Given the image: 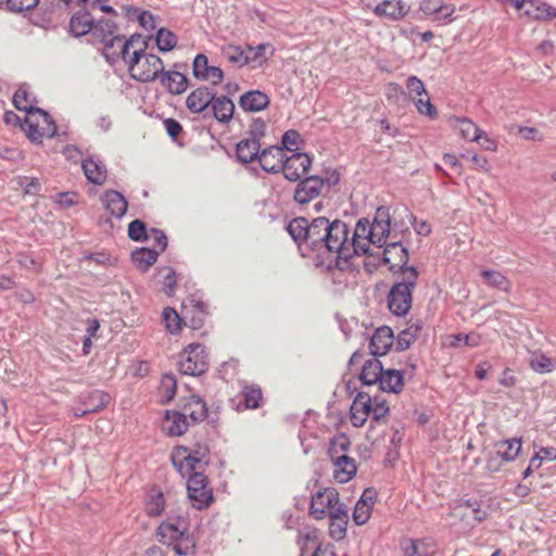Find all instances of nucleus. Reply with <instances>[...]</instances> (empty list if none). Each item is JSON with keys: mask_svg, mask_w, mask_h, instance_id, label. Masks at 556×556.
<instances>
[{"mask_svg": "<svg viewBox=\"0 0 556 556\" xmlns=\"http://www.w3.org/2000/svg\"><path fill=\"white\" fill-rule=\"evenodd\" d=\"M189 422L186 414L178 410H166L162 428L169 437H180L188 429Z\"/></svg>", "mask_w": 556, "mask_h": 556, "instance_id": "26", "label": "nucleus"}, {"mask_svg": "<svg viewBox=\"0 0 556 556\" xmlns=\"http://www.w3.org/2000/svg\"><path fill=\"white\" fill-rule=\"evenodd\" d=\"M287 230L301 255L315 257L317 266L342 271L350 268L346 256L349 248L345 245L350 227L345 222L327 217H296L290 220Z\"/></svg>", "mask_w": 556, "mask_h": 556, "instance_id": "1", "label": "nucleus"}, {"mask_svg": "<svg viewBox=\"0 0 556 556\" xmlns=\"http://www.w3.org/2000/svg\"><path fill=\"white\" fill-rule=\"evenodd\" d=\"M162 315L166 329L170 333H177L180 330L182 320L178 313L172 307H165Z\"/></svg>", "mask_w": 556, "mask_h": 556, "instance_id": "50", "label": "nucleus"}, {"mask_svg": "<svg viewBox=\"0 0 556 556\" xmlns=\"http://www.w3.org/2000/svg\"><path fill=\"white\" fill-rule=\"evenodd\" d=\"M92 31H90V41L92 43H102L105 59L112 64L113 53L112 51L115 45H122L125 39L123 35L118 34V26L113 17H94L92 25Z\"/></svg>", "mask_w": 556, "mask_h": 556, "instance_id": "7", "label": "nucleus"}, {"mask_svg": "<svg viewBox=\"0 0 556 556\" xmlns=\"http://www.w3.org/2000/svg\"><path fill=\"white\" fill-rule=\"evenodd\" d=\"M521 438L501 440L495 443L497 455L505 462L515 460L521 452Z\"/></svg>", "mask_w": 556, "mask_h": 556, "instance_id": "37", "label": "nucleus"}, {"mask_svg": "<svg viewBox=\"0 0 556 556\" xmlns=\"http://www.w3.org/2000/svg\"><path fill=\"white\" fill-rule=\"evenodd\" d=\"M81 167L87 180L93 185L102 186L108 177L105 164L94 156L83 160Z\"/></svg>", "mask_w": 556, "mask_h": 556, "instance_id": "25", "label": "nucleus"}, {"mask_svg": "<svg viewBox=\"0 0 556 556\" xmlns=\"http://www.w3.org/2000/svg\"><path fill=\"white\" fill-rule=\"evenodd\" d=\"M180 66V64L176 63L174 65L175 70H163L159 76L161 85L167 90L168 93L174 96L184 93L189 87V79L187 76L177 70Z\"/></svg>", "mask_w": 556, "mask_h": 556, "instance_id": "19", "label": "nucleus"}, {"mask_svg": "<svg viewBox=\"0 0 556 556\" xmlns=\"http://www.w3.org/2000/svg\"><path fill=\"white\" fill-rule=\"evenodd\" d=\"M149 38L139 34L131 35L119 51L113 53L112 64L121 58L128 64L131 78L140 83L154 81L161 75L164 64L160 56L147 52Z\"/></svg>", "mask_w": 556, "mask_h": 556, "instance_id": "2", "label": "nucleus"}, {"mask_svg": "<svg viewBox=\"0 0 556 556\" xmlns=\"http://www.w3.org/2000/svg\"><path fill=\"white\" fill-rule=\"evenodd\" d=\"M157 257L159 251L155 249L137 248L131 253L132 263L141 271H147L157 261Z\"/></svg>", "mask_w": 556, "mask_h": 556, "instance_id": "38", "label": "nucleus"}, {"mask_svg": "<svg viewBox=\"0 0 556 556\" xmlns=\"http://www.w3.org/2000/svg\"><path fill=\"white\" fill-rule=\"evenodd\" d=\"M481 276L489 287L504 292L510 291V282L502 273L492 269H484L481 271Z\"/></svg>", "mask_w": 556, "mask_h": 556, "instance_id": "42", "label": "nucleus"}, {"mask_svg": "<svg viewBox=\"0 0 556 556\" xmlns=\"http://www.w3.org/2000/svg\"><path fill=\"white\" fill-rule=\"evenodd\" d=\"M215 93L216 92L207 86L198 87L187 97L186 106L191 113L200 114L210 108Z\"/></svg>", "mask_w": 556, "mask_h": 556, "instance_id": "22", "label": "nucleus"}, {"mask_svg": "<svg viewBox=\"0 0 556 556\" xmlns=\"http://www.w3.org/2000/svg\"><path fill=\"white\" fill-rule=\"evenodd\" d=\"M406 87L412 100L413 98H420L428 94L425 84L417 76H409L407 78Z\"/></svg>", "mask_w": 556, "mask_h": 556, "instance_id": "55", "label": "nucleus"}, {"mask_svg": "<svg viewBox=\"0 0 556 556\" xmlns=\"http://www.w3.org/2000/svg\"><path fill=\"white\" fill-rule=\"evenodd\" d=\"M418 542V556H433L438 552V546L434 540L426 538L417 540Z\"/></svg>", "mask_w": 556, "mask_h": 556, "instance_id": "59", "label": "nucleus"}, {"mask_svg": "<svg viewBox=\"0 0 556 556\" xmlns=\"http://www.w3.org/2000/svg\"><path fill=\"white\" fill-rule=\"evenodd\" d=\"M222 55L230 64L241 68L248 65L247 51L240 46L227 45L222 48Z\"/></svg>", "mask_w": 556, "mask_h": 556, "instance_id": "40", "label": "nucleus"}, {"mask_svg": "<svg viewBox=\"0 0 556 556\" xmlns=\"http://www.w3.org/2000/svg\"><path fill=\"white\" fill-rule=\"evenodd\" d=\"M403 372L397 369H383L379 388L383 392L399 394L403 389Z\"/></svg>", "mask_w": 556, "mask_h": 556, "instance_id": "35", "label": "nucleus"}, {"mask_svg": "<svg viewBox=\"0 0 556 556\" xmlns=\"http://www.w3.org/2000/svg\"><path fill=\"white\" fill-rule=\"evenodd\" d=\"M370 222L367 218H361L357 220L354 231L352 235H348L346 248L348 251V264L350 261L358 255H366L369 253L370 244H374V237H371Z\"/></svg>", "mask_w": 556, "mask_h": 556, "instance_id": "10", "label": "nucleus"}, {"mask_svg": "<svg viewBox=\"0 0 556 556\" xmlns=\"http://www.w3.org/2000/svg\"><path fill=\"white\" fill-rule=\"evenodd\" d=\"M296 182L293 200L301 207H304L323 193L324 182L321 176L308 175Z\"/></svg>", "mask_w": 556, "mask_h": 556, "instance_id": "14", "label": "nucleus"}, {"mask_svg": "<svg viewBox=\"0 0 556 556\" xmlns=\"http://www.w3.org/2000/svg\"><path fill=\"white\" fill-rule=\"evenodd\" d=\"M529 365L531 369L539 374H546L553 370L551 358L541 353H534L529 361Z\"/></svg>", "mask_w": 556, "mask_h": 556, "instance_id": "49", "label": "nucleus"}, {"mask_svg": "<svg viewBox=\"0 0 556 556\" xmlns=\"http://www.w3.org/2000/svg\"><path fill=\"white\" fill-rule=\"evenodd\" d=\"M270 48L269 43H260L256 47L247 46L248 64L253 63L254 65H262L267 61L265 51Z\"/></svg>", "mask_w": 556, "mask_h": 556, "instance_id": "47", "label": "nucleus"}, {"mask_svg": "<svg viewBox=\"0 0 556 556\" xmlns=\"http://www.w3.org/2000/svg\"><path fill=\"white\" fill-rule=\"evenodd\" d=\"M332 465L333 478L339 483H346L356 475L355 460L350 456L337 457V462Z\"/></svg>", "mask_w": 556, "mask_h": 556, "instance_id": "32", "label": "nucleus"}, {"mask_svg": "<svg viewBox=\"0 0 556 556\" xmlns=\"http://www.w3.org/2000/svg\"><path fill=\"white\" fill-rule=\"evenodd\" d=\"M242 399L244 406L249 409H255L261 406L263 401L262 389L256 384H244L242 387Z\"/></svg>", "mask_w": 556, "mask_h": 556, "instance_id": "43", "label": "nucleus"}, {"mask_svg": "<svg viewBox=\"0 0 556 556\" xmlns=\"http://www.w3.org/2000/svg\"><path fill=\"white\" fill-rule=\"evenodd\" d=\"M39 0H7L5 5L11 12L29 11L37 7Z\"/></svg>", "mask_w": 556, "mask_h": 556, "instance_id": "57", "label": "nucleus"}, {"mask_svg": "<svg viewBox=\"0 0 556 556\" xmlns=\"http://www.w3.org/2000/svg\"><path fill=\"white\" fill-rule=\"evenodd\" d=\"M372 508L365 504V501H357L354 511L353 520L357 526L365 525L370 518Z\"/></svg>", "mask_w": 556, "mask_h": 556, "instance_id": "54", "label": "nucleus"}, {"mask_svg": "<svg viewBox=\"0 0 556 556\" xmlns=\"http://www.w3.org/2000/svg\"><path fill=\"white\" fill-rule=\"evenodd\" d=\"M420 330L419 327H416L414 332L412 331V328H407L405 330H402L396 339L395 342V349L397 351H404L410 346V344L416 340L417 332Z\"/></svg>", "mask_w": 556, "mask_h": 556, "instance_id": "51", "label": "nucleus"}, {"mask_svg": "<svg viewBox=\"0 0 556 556\" xmlns=\"http://www.w3.org/2000/svg\"><path fill=\"white\" fill-rule=\"evenodd\" d=\"M3 122L8 126L20 127L27 135V125L25 124V119L22 121L13 111H7L4 113Z\"/></svg>", "mask_w": 556, "mask_h": 556, "instance_id": "62", "label": "nucleus"}, {"mask_svg": "<svg viewBox=\"0 0 556 556\" xmlns=\"http://www.w3.org/2000/svg\"><path fill=\"white\" fill-rule=\"evenodd\" d=\"M455 127L465 140L479 141L483 131L470 119L465 117L456 118Z\"/></svg>", "mask_w": 556, "mask_h": 556, "instance_id": "41", "label": "nucleus"}, {"mask_svg": "<svg viewBox=\"0 0 556 556\" xmlns=\"http://www.w3.org/2000/svg\"><path fill=\"white\" fill-rule=\"evenodd\" d=\"M110 394L100 390L84 392L79 395L80 404L85 406L89 413H97L102 410L110 403Z\"/></svg>", "mask_w": 556, "mask_h": 556, "instance_id": "31", "label": "nucleus"}, {"mask_svg": "<svg viewBox=\"0 0 556 556\" xmlns=\"http://www.w3.org/2000/svg\"><path fill=\"white\" fill-rule=\"evenodd\" d=\"M371 403V396L368 393L357 392L350 408V419L354 427L359 428L365 425L372 409Z\"/></svg>", "mask_w": 556, "mask_h": 556, "instance_id": "20", "label": "nucleus"}, {"mask_svg": "<svg viewBox=\"0 0 556 556\" xmlns=\"http://www.w3.org/2000/svg\"><path fill=\"white\" fill-rule=\"evenodd\" d=\"M182 414L194 424L203 421L207 416L206 403L199 395H191L184 406Z\"/></svg>", "mask_w": 556, "mask_h": 556, "instance_id": "36", "label": "nucleus"}, {"mask_svg": "<svg viewBox=\"0 0 556 556\" xmlns=\"http://www.w3.org/2000/svg\"><path fill=\"white\" fill-rule=\"evenodd\" d=\"M311 166L312 157L307 153L294 152L285 154L281 172L287 180L295 182L308 176Z\"/></svg>", "mask_w": 556, "mask_h": 556, "instance_id": "13", "label": "nucleus"}, {"mask_svg": "<svg viewBox=\"0 0 556 556\" xmlns=\"http://www.w3.org/2000/svg\"><path fill=\"white\" fill-rule=\"evenodd\" d=\"M401 549L404 556H418V542L415 539H404L401 541Z\"/></svg>", "mask_w": 556, "mask_h": 556, "instance_id": "64", "label": "nucleus"}, {"mask_svg": "<svg viewBox=\"0 0 556 556\" xmlns=\"http://www.w3.org/2000/svg\"><path fill=\"white\" fill-rule=\"evenodd\" d=\"M394 343L393 331L388 326L375 330L369 341L370 354L374 357L386 355Z\"/></svg>", "mask_w": 556, "mask_h": 556, "instance_id": "21", "label": "nucleus"}, {"mask_svg": "<svg viewBox=\"0 0 556 556\" xmlns=\"http://www.w3.org/2000/svg\"><path fill=\"white\" fill-rule=\"evenodd\" d=\"M404 213L409 218V223L414 227L415 231L419 236L427 237L431 233V226L426 220L418 222L416 216L406 207H403Z\"/></svg>", "mask_w": 556, "mask_h": 556, "instance_id": "56", "label": "nucleus"}, {"mask_svg": "<svg viewBox=\"0 0 556 556\" xmlns=\"http://www.w3.org/2000/svg\"><path fill=\"white\" fill-rule=\"evenodd\" d=\"M366 8L372 9L376 15L388 17L391 21L403 18L409 11V7L402 0L366 2Z\"/></svg>", "mask_w": 556, "mask_h": 556, "instance_id": "18", "label": "nucleus"}, {"mask_svg": "<svg viewBox=\"0 0 556 556\" xmlns=\"http://www.w3.org/2000/svg\"><path fill=\"white\" fill-rule=\"evenodd\" d=\"M265 135V123L261 118H255L250 125L249 136L247 139H253L255 141H261V139Z\"/></svg>", "mask_w": 556, "mask_h": 556, "instance_id": "60", "label": "nucleus"}, {"mask_svg": "<svg viewBox=\"0 0 556 556\" xmlns=\"http://www.w3.org/2000/svg\"><path fill=\"white\" fill-rule=\"evenodd\" d=\"M165 508V498L163 492L157 488H152L147 493L146 513L149 517H159Z\"/></svg>", "mask_w": 556, "mask_h": 556, "instance_id": "39", "label": "nucleus"}, {"mask_svg": "<svg viewBox=\"0 0 556 556\" xmlns=\"http://www.w3.org/2000/svg\"><path fill=\"white\" fill-rule=\"evenodd\" d=\"M127 232L129 239L136 242H143L149 239L147 225L140 219L130 222Z\"/></svg>", "mask_w": 556, "mask_h": 556, "instance_id": "46", "label": "nucleus"}, {"mask_svg": "<svg viewBox=\"0 0 556 556\" xmlns=\"http://www.w3.org/2000/svg\"><path fill=\"white\" fill-rule=\"evenodd\" d=\"M424 97L425 98H422V97L413 98V101L415 103L417 111L420 114L426 115L430 118H435L438 115V111H437L435 106L431 103L428 94L424 96Z\"/></svg>", "mask_w": 556, "mask_h": 556, "instance_id": "52", "label": "nucleus"}, {"mask_svg": "<svg viewBox=\"0 0 556 556\" xmlns=\"http://www.w3.org/2000/svg\"><path fill=\"white\" fill-rule=\"evenodd\" d=\"M101 202L105 210L116 218H122L127 212V200L116 190H105L101 195Z\"/></svg>", "mask_w": 556, "mask_h": 556, "instance_id": "27", "label": "nucleus"}, {"mask_svg": "<svg viewBox=\"0 0 556 556\" xmlns=\"http://www.w3.org/2000/svg\"><path fill=\"white\" fill-rule=\"evenodd\" d=\"M350 446V440L345 434H340L334 437L330 443L328 448V454L330 456L331 463L337 462V457L348 456L346 452Z\"/></svg>", "mask_w": 556, "mask_h": 556, "instance_id": "44", "label": "nucleus"}, {"mask_svg": "<svg viewBox=\"0 0 556 556\" xmlns=\"http://www.w3.org/2000/svg\"><path fill=\"white\" fill-rule=\"evenodd\" d=\"M286 152L280 147L271 146L263 149L257 159L261 167L266 173L277 174L282 169Z\"/></svg>", "mask_w": 556, "mask_h": 556, "instance_id": "24", "label": "nucleus"}, {"mask_svg": "<svg viewBox=\"0 0 556 556\" xmlns=\"http://www.w3.org/2000/svg\"><path fill=\"white\" fill-rule=\"evenodd\" d=\"M371 407H372V409L370 412L371 418L376 422H380L381 420H383L388 416L389 410H390L387 403H379L376 405H374L371 403Z\"/></svg>", "mask_w": 556, "mask_h": 556, "instance_id": "63", "label": "nucleus"}, {"mask_svg": "<svg viewBox=\"0 0 556 556\" xmlns=\"http://www.w3.org/2000/svg\"><path fill=\"white\" fill-rule=\"evenodd\" d=\"M383 250V263L389 265L393 274L405 275V271L413 266H408V249L403 245L401 239H392L387 242Z\"/></svg>", "mask_w": 556, "mask_h": 556, "instance_id": "12", "label": "nucleus"}, {"mask_svg": "<svg viewBox=\"0 0 556 556\" xmlns=\"http://www.w3.org/2000/svg\"><path fill=\"white\" fill-rule=\"evenodd\" d=\"M261 142L253 139L243 138L236 146V155L239 162L243 164L252 163L260 156Z\"/></svg>", "mask_w": 556, "mask_h": 556, "instance_id": "33", "label": "nucleus"}, {"mask_svg": "<svg viewBox=\"0 0 556 556\" xmlns=\"http://www.w3.org/2000/svg\"><path fill=\"white\" fill-rule=\"evenodd\" d=\"M160 542L167 544L178 556H194L197 541L182 518L163 521L157 528Z\"/></svg>", "mask_w": 556, "mask_h": 556, "instance_id": "4", "label": "nucleus"}, {"mask_svg": "<svg viewBox=\"0 0 556 556\" xmlns=\"http://www.w3.org/2000/svg\"><path fill=\"white\" fill-rule=\"evenodd\" d=\"M391 218L389 206L380 205L377 207L370 227L374 244L378 248H382L388 242L389 238L392 239Z\"/></svg>", "mask_w": 556, "mask_h": 556, "instance_id": "16", "label": "nucleus"}, {"mask_svg": "<svg viewBox=\"0 0 556 556\" xmlns=\"http://www.w3.org/2000/svg\"><path fill=\"white\" fill-rule=\"evenodd\" d=\"M149 238L153 239L154 249L156 250V248H157L159 253L164 252L165 249L167 248L168 240L163 230L157 229V228H151L149 230Z\"/></svg>", "mask_w": 556, "mask_h": 556, "instance_id": "58", "label": "nucleus"}, {"mask_svg": "<svg viewBox=\"0 0 556 556\" xmlns=\"http://www.w3.org/2000/svg\"><path fill=\"white\" fill-rule=\"evenodd\" d=\"M30 94L24 88H18L13 94V104L16 110L26 112L27 138L33 142H41L43 137L53 138L56 135V125L52 116L43 109L30 104Z\"/></svg>", "mask_w": 556, "mask_h": 556, "instance_id": "3", "label": "nucleus"}, {"mask_svg": "<svg viewBox=\"0 0 556 556\" xmlns=\"http://www.w3.org/2000/svg\"><path fill=\"white\" fill-rule=\"evenodd\" d=\"M155 42L160 51L168 52L175 48L177 37L173 31L160 28L156 33Z\"/></svg>", "mask_w": 556, "mask_h": 556, "instance_id": "45", "label": "nucleus"}, {"mask_svg": "<svg viewBox=\"0 0 556 556\" xmlns=\"http://www.w3.org/2000/svg\"><path fill=\"white\" fill-rule=\"evenodd\" d=\"M93 23L94 16L90 11L87 9H80L71 16L68 22V33L75 38L90 35Z\"/></svg>", "mask_w": 556, "mask_h": 556, "instance_id": "23", "label": "nucleus"}, {"mask_svg": "<svg viewBox=\"0 0 556 556\" xmlns=\"http://www.w3.org/2000/svg\"><path fill=\"white\" fill-rule=\"evenodd\" d=\"M214 118L220 124H227L231 121L235 113V103L228 96H217L210 105Z\"/></svg>", "mask_w": 556, "mask_h": 556, "instance_id": "28", "label": "nucleus"}, {"mask_svg": "<svg viewBox=\"0 0 556 556\" xmlns=\"http://www.w3.org/2000/svg\"><path fill=\"white\" fill-rule=\"evenodd\" d=\"M269 97L260 90H250L244 92L239 99V106L244 112H260L269 104Z\"/></svg>", "mask_w": 556, "mask_h": 556, "instance_id": "29", "label": "nucleus"}, {"mask_svg": "<svg viewBox=\"0 0 556 556\" xmlns=\"http://www.w3.org/2000/svg\"><path fill=\"white\" fill-rule=\"evenodd\" d=\"M192 74L199 80L208 81L213 86H217L223 81L224 72L218 66L208 64L205 54L199 53L192 62Z\"/></svg>", "mask_w": 556, "mask_h": 556, "instance_id": "17", "label": "nucleus"}, {"mask_svg": "<svg viewBox=\"0 0 556 556\" xmlns=\"http://www.w3.org/2000/svg\"><path fill=\"white\" fill-rule=\"evenodd\" d=\"M187 476V492L192 507L199 510L207 508L213 502L214 495L204 471H193Z\"/></svg>", "mask_w": 556, "mask_h": 556, "instance_id": "9", "label": "nucleus"}, {"mask_svg": "<svg viewBox=\"0 0 556 556\" xmlns=\"http://www.w3.org/2000/svg\"><path fill=\"white\" fill-rule=\"evenodd\" d=\"M208 355L200 343L189 344L180 354L178 368L182 375L201 376L208 370Z\"/></svg>", "mask_w": 556, "mask_h": 556, "instance_id": "8", "label": "nucleus"}, {"mask_svg": "<svg viewBox=\"0 0 556 556\" xmlns=\"http://www.w3.org/2000/svg\"><path fill=\"white\" fill-rule=\"evenodd\" d=\"M382 370V363L377 357L369 358L365 361L362 367L359 380L364 386H374L379 383Z\"/></svg>", "mask_w": 556, "mask_h": 556, "instance_id": "34", "label": "nucleus"}, {"mask_svg": "<svg viewBox=\"0 0 556 556\" xmlns=\"http://www.w3.org/2000/svg\"><path fill=\"white\" fill-rule=\"evenodd\" d=\"M535 20H552L556 17V8L540 3L535 7V13L532 14Z\"/></svg>", "mask_w": 556, "mask_h": 556, "instance_id": "61", "label": "nucleus"}, {"mask_svg": "<svg viewBox=\"0 0 556 556\" xmlns=\"http://www.w3.org/2000/svg\"><path fill=\"white\" fill-rule=\"evenodd\" d=\"M161 390H162L163 396H164V400L162 401L163 403H168L174 399V396L176 394V390H177V379H176L175 375H173V374L163 375V377L161 379Z\"/></svg>", "mask_w": 556, "mask_h": 556, "instance_id": "48", "label": "nucleus"}, {"mask_svg": "<svg viewBox=\"0 0 556 556\" xmlns=\"http://www.w3.org/2000/svg\"><path fill=\"white\" fill-rule=\"evenodd\" d=\"M301 140V135L298 130L295 129H289L287 130L283 136H282V139H281V143H282V149H283V152L289 151L292 153L294 152H298V144Z\"/></svg>", "mask_w": 556, "mask_h": 556, "instance_id": "53", "label": "nucleus"}, {"mask_svg": "<svg viewBox=\"0 0 556 556\" xmlns=\"http://www.w3.org/2000/svg\"><path fill=\"white\" fill-rule=\"evenodd\" d=\"M419 273L416 267L408 268L390 289L387 300L390 312L399 317L406 316L412 308L413 291L417 286Z\"/></svg>", "mask_w": 556, "mask_h": 556, "instance_id": "5", "label": "nucleus"}, {"mask_svg": "<svg viewBox=\"0 0 556 556\" xmlns=\"http://www.w3.org/2000/svg\"><path fill=\"white\" fill-rule=\"evenodd\" d=\"M329 522V535L339 541L346 535L348 525V508L346 506H340L328 516Z\"/></svg>", "mask_w": 556, "mask_h": 556, "instance_id": "30", "label": "nucleus"}, {"mask_svg": "<svg viewBox=\"0 0 556 556\" xmlns=\"http://www.w3.org/2000/svg\"><path fill=\"white\" fill-rule=\"evenodd\" d=\"M419 10L439 25H448L456 20V5L443 0H422Z\"/></svg>", "mask_w": 556, "mask_h": 556, "instance_id": "15", "label": "nucleus"}, {"mask_svg": "<svg viewBox=\"0 0 556 556\" xmlns=\"http://www.w3.org/2000/svg\"><path fill=\"white\" fill-rule=\"evenodd\" d=\"M340 506L345 505L340 503L338 491L334 488H325L312 495L309 513L315 519H324Z\"/></svg>", "mask_w": 556, "mask_h": 556, "instance_id": "11", "label": "nucleus"}, {"mask_svg": "<svg viewBox=\"0 0 556 556\" xmlns=\"http://www.w3.org/2000/svg\"><path fill=\"white\" fill-rule=\"evenodd\" d=\"M173 466L182 476L193 471H204L208 466L210 450L206 445H195L190 450L187 446H176L170 455Z\"/></svg>", "mask_w": 556, "mask_h": 556, "instance_id": "6", "label": "nucleus"}]
</instances>
